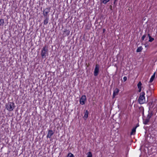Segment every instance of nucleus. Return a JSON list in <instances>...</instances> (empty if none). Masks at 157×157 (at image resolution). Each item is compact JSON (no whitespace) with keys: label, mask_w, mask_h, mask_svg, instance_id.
<instances>
[{"label":"nucleus","mask_w":157,"mask_h":157,"mask_svg":"<svg viewBox=\"0 0 157 157\" xmlns=\"http://www.w3.org/2000/svg\"><path fill=\"white\" fill-rule=\"evenodd\" d=\"M139 89L138 92H140L141 91L142 88H139Z\"/></svg>","instance_id":"26"},{"label":"nucleus","mask_w":157,"mask_h":157,"mask_svg":"<svg viewBox=\"0 0 157 157\" xmlns=\"http://www.w3.org/2000/svg\"><path fill=\"white\" fill-rule=\"evenodd\" d=\"M142 109L143 110H144V108H142ZM143 113H144V111H143Z\"/></svg>","instance_id":"29"},{"label":"nucleus","mask_w":157,"mask_h":157,"mask_svg":"<svg viewBox=\"0 0 157 157\" xmlns=\"http://www.w3.org/2000/svg\"><path fill=\"white\" fill-rule=\"evenodd\" d=\"M145 93L144 92H142L140 93L138 101L141 104L144 103L145 102V98L144 97Z\"/></svg>","instance_id":"3"},{"label":"nucleus","mask_w":157,"mask_h":157,"mask_svg":"<svg viewBox=\"0 0 157 157\" xmlns=\"http://www.w3.org/2000/svg\"><path fill=\"white\" fill-rule=\"evenodd\" d=\"M148 36L149 37V36H151L150 35V34H148Z\"/></svg>","instance_id":"28"},{"label":"nucleus","mask_w":157,"mask_h":157,"mask_svg":"<svg viewBox=\"0 0 157 157\" xmlns=\"http://www.w3.org/2000/svg\"><path fill=\"white\" fill-rule=\"evenodd\" d=\"M142 85L141 82H139L137 84V86L138 88H142L141 86Z\"/></svg>","instance_id":"19"},{"label":"nucleus","mask_w":157,"mask_h":157,"mask_svg":"<svg viewBox=\"0 0 157 157\" xmlns=\"http://www.w3.org/2000/svg\"><path fill=\"white\" fill-rule=\"evenodd\" d=\"M119 90L117 88H116L115 89V90L113 91V98L115 96L117 95L119 92Z\"/></svg>","instance_id":"7"},{"label":"nucleus","mask_w":157,"mask_h":157,"mask_svg":"<svg viewBox=\"0 0 157 157\" xmlns=\"http://www.w3.org/2000/svg\"><path fill=\"white\" fill-rule=\"evenodd\" d=\"M152 115L153 113L152 112H151L150 113H149L147 118L150 119L151 117V116H152Z\"/></svg>","instance_id":"16"},{"label":"nucleus","mask_w":157,"mask_h":157,"mask_svg":"<svg viewBox=\"0 0 157 157\" xmlns=\"http://www.w3.org/2000/svg\"><path fill=\"white\" fill-rule=\"evenodd\" d=\"M150 119L148 118L143 120V123L145 124H147L149 122Z\"/></svg>","instance_id":"10"},{"label":"nucleus","mask_w":157,"mask_h":157,"mask_svg":"<svg viewBox=\"0 0 157 157\" xmlns=\"http://www.w3.org/2000/svg\"><path fill=\"white\" fill-rule=\"evenodd\" d=\"M152 102H149L148 103V105L149 106V110H150V109L151 108H152L153 107V106H152Z\"/></svg>","instance_id":"18"},{"label":"nucleus","mask_w":157,"mask_h":157,"mask_svg":"<svg viewBox=\"0 0 157 157\" xmlns=\"http://www.w3.org/2000/svg\"><path fill=\"white\" fill-rule=\"evenodd\" d=\"M65 32L66 33V35L68 36L70 33V31L66 29L65 31Z\"/></svg>","instance_id":"23"},{"label":"nucleus","mask_w":157,"mask_h":157,"mask_svg":"<svg viewBox=\"0 0 157 157\" xmlns=\"http://www.w3.org/2000/svg\"><path fill=\"white\" fill-rule=\"evenodd\" d=\"M149 41L150 42H152L154 40V39L153 38H152L151 36H149Z\"/></svg>","instance_id":"22"},{"label":"nucleus","mask_w":157,"mask_h":157,"mask_svg":"<svg viewBox=\"0 0 157 157\" xmlns=\"http://www.w3.org/2000/svg\"><path fill=\"white\" fill-rule=\"evenodd\" d=\"M146 34H145L143 35L141 38L142 40L143 41L144 40V38L146 37Z\"/></svg>","instance_id":"24"},{"label":"nucleus","mask_w":157,"mask_h":157,"mask_svg":"<svg viewBox=\"0 0 157 157\" xmlns=\"http://www.w3.org/2000/svg\"><path fill=\"white\" fill-rule=\"evenodd\" d=\"M87 157H92V154L91 152H89L87 154Z\"/></svg>","instance_id":"21"},{"label":"nucleus","mask_w":157,"mask_h":157,"mask_svg":"<svg viewBox=\"0 0 157 157\" xmlns=\"http://www.w3.org/2000/svg\"><path fill=\"white\" fill-rule=\"evenodd\" d=\"M86 99V96L85 95H83L82 96L80 100V104L83 105L85 104V101Z\"/></svg>","instance_id":"5"},{"label":"nucleus","mask_w":157,"mask_h":157,"mask_svg":"<svg viewBox=\"0 0 157 157\" xmlns=\"http://www.w3.org/2000/svg\"><path fill=\"white\" fill-rule=\"evenodd\" d=\"M45 19L44 21V25H46L48 22V17H45Z\"/></svg>","instance_id":"14"},{"label":"nucleus","mask_w":157,"mask_h":157,"mask_svg":"<svg viewBox=\"0 0 157 157\" xmlns=\"http://www.w3.org/2000/svg\"><path fill=\"white\" fill-rule=\"evenodd\" d=\"M143 49V48L141 46H140L137 48L136 50V52H141L142 50Z\"/></svg>","instance_id":"17"},{"label":"nucleus","mask_w":157,"mask_h":157,"mask_svg":"<svg viewBox=\"0 0 157 157\" xmlns=\"http://www.w3.org/2000/svg\"><path fill=\"white\" fill-rule=\"evenodd\" d=\"M54 132L52 130H49L48 131V134L47 136V138H50L51 136L53 134Z\"/></svg>","instance_id":"8"},{"label":"nucleus","mask_w":157,"mask_h":157,"mask_svg":"<svg viewBox=\"0 0 157 157\" xmlns=\"http://www.w3.org/2000/svg\"><path fill=\"white\" fill-rule=\"evenodd\" d=\"M110 9L112 10V6L111 5H110Z\"/></svg>","instance_id":"27"},{"label":"nucleus","mask_w":157,"mask_h":157,"mask_svg":"<svg viewBox=\"0 0 157 157\" xmlns=\"http://www.w3.org/2000/svg\"><path fill=\"white\" fill-rule=\"evenodd\" d=\"M137 127V126H136V127L133 128L132 129V132L130 133V134L131 135L134 134L136 132V128Z\"/></svg>","instance_id":"11"},{"label":"nucleus","mask_w":157,"mask_h":157,"mask_svg":"<svg viewBox=\"0 0 157 157\" xmlns=\"http://www.w3.org/2000/svg\"><path fill=\"white\" fill-rule=\"evenodd\" d=\"M50 11V9L49 8H47L44 10L43 14L45 17H47L48 14L49 12Z\"/></svg>","instance_id":"6"},{"label":"nucleus","mask_w":157,"mask_h":157,"mask_svg":"<svg viewBox=\"0 0 157 157\" xmlns=\"http://www.w3.org/2000/svg\"><path fill=\"white\" fill-rule=\"evenodd\" d=\"M105 31V29H103V31L104 32V31Z\"/></svg>","instance_id":"30"},{"label":"nucleus","mask_w":157,"mask_h":157,"mask_svg":"<svg viewBox=\"0 0 157 157\" xmlns=\"http://www.w3.org/2000/svg\"><path fill=\"white\" fill-rule=\"evenodd\" d=\"M110 0H100V3L102 4L103 3L104 4H106L107 2H109Z\"/></svg>","instance_id":"12"},{"label":"nucleus","mask_w":157,"mask_h":157,"mask_svg":"<svg viewBox=\"0 0 157 157\" xmlns=\"http://www.w3.org/2000/svg\"><path fill=\"white\" fill-rule=\"evenodd\" d=\"M67 157H74V156L72 154L69 153L67 154Z\"/></svg>","instance_id":"20"},{"label":"nucleus","mask_w":157,"mask_h":157,"mask_svg":"<svg viewBox=\"0 0 157 157\" xmlns=\"http://www.w3.org/2000/svg\"><path fill=\"white\" fill-rule=\"evenodd\" d=\"M123 80L124 82H125L126 81L127 79V77L124 76L123 77Z\"/></svg>","instance_id":"25"},{"label":"nucleus","mask_w":157,"mask_h":157,"mask_svg":"<svg viewBox=\"0 0 157 157\" xmlns=\"http://www.w3.org/2000/svg\"><path fill=\"white\" fill-rule=\"evenodd\" d=\"M99 72V66L98 64H96L94 69V75L95 76H97Z\"/></svg>","instance_id":"4"},{"label":"nucleus","mask_w":157,"mask_h":157,"mask_svg":"<svg viewBox=\"0 0 157 157\" xmlns=\"http://www.w3.org/2000/svg\"><path fill=\"white\" fill-rule=\"evenodd\" d=\"M139 125H137L136 126H137V127Z\"/></svg>","instance_id":"31"},{"label":"nucleus","mask_w":157,"mask_h":157,"mask_svg":"<svg viewBox=\"0 0 157 157\" xmlns=\"http://www.w3.org/2000/svg\"><path fill=\"white\" fill-rule=\"evenodd\" d=\"M48 54V49L46 45L44 46L42 48L41 52V56L43 58H45Z\"/></svg>","instance_id":"1"},{"label":"nucleus","mask_w":157,"mask_h":157,"mask_svg":"<svg viewBox=\"0 0 157 157\" xmlns=\"http://www.w3.org/2000/svg\"><path fill=\"white\" fill-rule=\"evenodd\" d=\"M88 114L89 113L88 110H86L85 113V114L84 116L85 119H86L88 118Z\"/></svg>","instance_id":"13"},{"label":"nucleus","mask_w":157,"mask_h":157,"mask_svg":"<svg viewBox=\"0 0 157 157\" xmlns=\"http://www.w3.org/2000/svg\"><path fill=\"white\" fill-rule=\"evenodd\" d=\"M6 108L8 111H12L15 107L14 103L13 102H9L6 105Z\"/></svg>","instance_id":"2"},{"label":"nucleus","mask_w":157,"mask_h":157,"mask_svg":"<svg viewBox=\"0 0 157 157\" xmlns=\"http://www.w3.org/2000/svg\"><path fill=\"white\" fill-rule=\"evenodd\" d=\"M148 91H147V93L148 92Z\"/></svg>","instance_id":"32"},{"label":"nucleus","mask_w":157,"mask_h":157,"mask_svg":"<svg viewBox=\"0 0 157 157\" xmlns=\"http://www.w3.org/2000/svg\"><path fill=\"white\" fill-rule=\"evenodd\" d=\"M155 73H156L155 72L154 73L153 75L151 76V77L150 79V81H149L150 83H151L153 81L154 78L155 77Z\"/></svg>","instance_id":"9"},{"label":"nucleus","mask_w":157,"mask_h":157,"mask_svg":"<svg viewBox=\"0 0 157 157\" xmlns=\"http://www.w3.org/2000/svg\"><path fill=\"white\" fill-rule=\"evenodd\" d=\"M4 24V21L3 19H0V26H3Z\"/></svg>","instance_id":"15"}]
</instances>
